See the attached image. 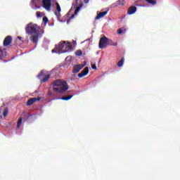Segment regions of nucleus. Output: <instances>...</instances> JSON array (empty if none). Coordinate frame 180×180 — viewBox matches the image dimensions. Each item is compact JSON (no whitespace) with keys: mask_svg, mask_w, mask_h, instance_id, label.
<instances>
[{"mask_svg":"<svg viewBox=\"0 0 180 180\" xmlns=\"http://www.w3.org/2000/svg\"><path fill=\"white\" fill-rule=\"evenodd\" d=\"M85 67V65H76L73 66V70L72 72L73 74H77L78 72L82 70Z\"/></svg>","mask_w":180,"mask_h":180,"instance_id":"423d86ee","label":"nucleus"},{"mask_svg":"<svg viewBox=\"0 0 180 180\" xmlns=\"http://www.w3.org/2000/svg\"><path fill=\"white\" fill-rule=\"evenodd\" d=\"M108 46H109V38L103 36L100 39L98 47L99 49H103L105 47H108Z\"/></svg>","mask_w":180,"mask_h":180,"instance_id":"20e7f679","label":"nucleus"},{"mask_svg":"<svg viewBox=\"0 0 180 180\" xmlns=\"http://www.w3.org/2000/svg\"><path fill=\"white\" fill-rule=\"evenodd\" d=\"M79 9H81L80 6H78L76 8V9L75 11V15H77V13H78V12H79Z\"/></svg>","mask_w":180,"mask_h":180,"instance_id":"cd10ccee","label":"nucleus"},{"mask_svg":"<svg viewBox=\"0 0 180 180\" xmlns=\"http://www.w3.org/2000/svg\"><path fill=\"white\" fill-rule=\"evenodd\" d=\"M22 117H20L18 120V122H17V129H20V126L22 124Z\"/></svg>","mask_w":180,"mask_h":180,"instance_id":"aec40b11","label":"nucleus"},{"mask_svg":"<svg viewBox=\"0 0 180 180\" xmlns=\"http://www.w3.org/2000/svg\"><path fill=\"white\" fill-rule=\"evenodd\" d=\"M89 72V68L85 67L84 70L78 74L79 78H84L85 75H88V73Z\"/></svg>","mask_w":180,"mask_h":180,"instance_id":"1a4fd4ad","label":"nucleus"},{"mask_svg":"<svg viewBox=\"0 0 180 180\" xmlns=\"http://www.w3.org/2000/svg\"><path fill=\"white\" fill-rule=\"evenodd\" d=\"M43 22L44 23H48L49 22V18H47V17H44L43 18Z\"/></svg>","mask_w":180,"mask_h":180,"instance_id":"c85d7f7f","label":"nucleus"},{"mask_svg":"<svg viewBox=\"0 0 180 180\" xmlns=\"http://www.w3.org/2000/svg\"><path fill=\"white\" fill-rule=\"evenodd\" d=\"M72 95H71V96H68L67 97H65V96H63V97H61L60 98V99L62 100V101H70V99H71V98H72Z\"/></svg>","mask_w":180,"mask_h":180,"instance_id":"a211bd4d","label":"nucleus"},{"mask_svg":"<svg viewBox=\"0 0 180 180\" xmlns=\"http://www.w3.org/2000/svg\"><path fill=\"white\" fill-rule=\"evenodd\" d=\"M108 46H117V42H113V41L110 40L109 39V41H108Z\"/></svg>","mask_w":180,"mask_h":180,"instance_id":"412c9836","label":"nucleus"},{"mask_svg":"<svg viewBox=\"0 0 180 180\" xmlns=\"http://www.w3.org/2000/svg\"><path fill=\"white\" fill-rule=\"evenodd\" d=\"M39 32H37V34H32L30 37V40L34 43V44H37L39 41Z\"/></svg>","mask_w":180,"mask_h":180,"instance_id":"6e6552de","label":"nucleus"},{"mask_svg":"<svg viewBox=\"0 0 180 180\" xmlns=\"http://www.w3.org/2000/svg\"><path fill=\"white\" fill-rule=\"evenodd\" d=\"M32 5L34 4V0H32Z\"/></svg>","mask_w":180,"mask_h":180,"instance_id":"72a5a7b5","label":"nucleus"},{"mask_svg":"<svg viewBox=\"0 0 180 180\" xmlns=\"http://www.w3.org/2000/svg\"><path fill=\"white\" fill-rule=\"evenodd\" d=\"M106 15H108V11L101 12L98 14H97V15L95 17V20H98V19H101V18H103V16H105Z\"/></svg>","mask_w":180,"mask_h":180,"instance_id":"f8f14e48","label":"nucleus"},{"mask_svg":"<svg viewBox=\"0 0 180 180\" xmlns=\"http://www.w3.org/2000/svg\"><path fill=\"white\" fill-rule=\"evenodd\" d=\"M48 95L49 96H54V93H53V91H51V89H49L48 91Z\"/></svg>","mask_w":180,"mask_h":180,"instance_id":"bb28decb","label":"nucleus"},{"mask_svg":"<svg viewBox=\"0 0 180 180\" xmlns=\"http://www.w3.org/2000/svg\"><path fill=\"white\" fill-rule=\"evenodd\" d=\"M74 18V15H71V17L70 18V19H72Z\"/></svg>","mask_w":180,"mask_h":180,"instance_id":"f704fd0d","label":"nucleus"},{"mask_svg":"<svg viewBox=\"0 0 180 180\" xmlns=\"http://www.w3.org/2000/svg\"><path fill=\"white\" fill-rule=\"evenodd\" d=\"M55 4L56 6V9L58 12L60 13V12H61V7L60 6V4H58V2H56Z\"/></svg>","mask_w":180,"mask_h":180,"instance_id":"5701e85b","label":"nucleus"},{"mask_svg":"<svg viewBox=\"0 0 180 180\" xmlns=\"http://www.w3.org/2000/svg\"><path fill=\"white\" fill-rule=\"evenodd\" d=\"M91 68H92V70H96V65H92Z\"/></svg>","mask_w":180,"mask_h":180,"instance_id":"2f4dec72","label":"nucleus"},{"mask_svg":"<svg viewBox=\"0 0 180 180\" xmlns=\"http://www.w3.org/2000/svg\"><path fill=\"white\" fill-rule=\"evenodd\" d=\"M9 114V110L8 108H5L3 112L4 117H6Z\"/></svg>","mask_w":180,"mask_h":180,"instance_id":"6ab92c4d","label":"nucleus"},{"mask_svg":"<svg viewBox=\"0 0 180 180\" xmlns=\"http://www.w3.org/2000/svg\"><path fill=\"white\" fill-rule=\"evenodd\" d=\"M11 43H12V37L7 36L4 40L3 46H4V47H8V46H11Z\"/></svg>","mask_w":180,"mask_h":180,"instance_id":"0eeeda50","label":"nucleus"},{"mask_svg":"<svg viewBox=\"0 0 180 180\" xmlns=\"http://www.w3.org/2000/svg\"><path fill=\"white\" fill-rule=\"evenodd\" d=\"M53 86H58L61 89V92H65V91H68V84H67V82L61 79H57L55 80L53 82Z\"/></svg>","mask_w":180,"mask_h":180,"instance_id":"7ed1b4c3","label":"nucleus"},{"mask_svg":"<svg viewBox=\"0 0 180 180\" xmlns=\"http://www.w3.org/2000/svg\"><path fill=\"white\" fill-rule=\"evenodd\" d=\"M18 39H19V40H22V37H18Z\"/></svg>","mask_w":180,"mask_h":180,"instance_id":"c9c22d12","label":"nucleus"},{"mask_svg":"<svg viewBox=\"0 0 180 180\" xmlns=\"http://www.w3.org/2000/svg\"><path fill=\"white\" fill-rule=\"evenodd\" d=\"M43 8L46 11H51V0H42Z\"/></svg>","mask_w":180,"mask_h":180,"instance_id":"39448f33","label":"nucleus"},{"mask_svg":"<svg viewBox=\"0 0 180 180\" xmlns=\"http://www.w3.org/2000/svg\"><path fill=\"white\" fill-rule=\"evenodd\" d=\"M146 2H148L150 5H152V6H155L157 5V0H145Z\"/></svg>","mask_w":180,"mask_h":180,"instance_id":"ddd939ff","label":"nucleus"},{"mask_svg":"<svg viewBox=\"0 0 180 180\" xmlns=\"http://www.w3.org/2000/svg\"><path fill=\"white\" fill-rule=\"evenodd\" d=\"M123 64H124V58H122L119 62L117 63L118 67H123Z\"/></svg>","mask_w":180,"mask_h":180,"instance_id":"f3484780","label":"nucleus"},{"mask_svg":"<svg viewBox=\"0 0 180 180\" xmlns=\"http://www.w3.org/2000/svg\"><path fill=\"white\" fill-rule=\"evenodd\" d=\"M44 77L41 79V82H47V81H49V79H50L51 75H50V74H49L46 75H45Z\"/></svg>","mask_w":180,"mask_h":180,"instance_id":"2eb2a0df","label":"nucleus"},{"mask_svg":"<svg viewBox=\"0 0 180 180\" xmlns=\"http://www.w3.org/2000/svg\"><path fill=\"white\" fill-rule=\"evenodd\" d=\"M40 27L37 24L29 23L25 27L27 34L32 35L39 33Z\"/></svg>","mask_w":180,"mask_h":180,"instance_id":"f03ea898","label":"nucleus"},{"mask_svg":"<svg viewBox=\"0 0 180 180\" xmlns=\"http://www.w3.org/2000/svg\"><path fill=\"white\" fill-rule=\"evenodd\" d=\"M46 74H44V70H41V72L37 75V78H41V77H44Z\"/></svg>","mask_w":180,"mask_h":180,"instance_id":"b1692460","label":"nucleus"},{"mask_svg":"<svg viewBox=\"0 0 180 180\" xmlns=\"http://www.w3.org/2000/svg\"><path fill=\"white\" fill-rule=\"evenodd\" d=\"M31 99H32L33 100V102H34H34H37V101H40V98H32Z\"/></svg>","mask_w":180,"mask_h":180,"instance_id":"c756f323","label":"nucleus"},{"mask_svg":"<svg viewBox=\"0 0 180 180\" xmlns=\"http://www.w3.org/2000/svg\"><path fill=\"white\" fill-rule=\"evenodd\" d=\"M34 103V101L32 98H30L27 102V106H32Z\"/></svg>","mask_w":180,"mask_h":180,"instance_id":"4be33fe9","label":"nucleus"},{"mask_svg":"<svg viewBox=\"0 0 180 180\" xmlns=\"http://www.w3.org/2000/svg\"><path fill=\"white\" fill-rule=\"evenodd\" d=\"M124 4V0H119L116 1V3H115L114 5H115V6H123Z\"/></svg>","mask_w":180,"mask_h":180,"instance_id":"4468645a","label":"nucleus"},{"mask_svg":"<svg viewBox=\"0 0 180 180\" xmlns=\"http://www.w3.org/2000/svg\"><path fill=\"white\" fill-rule=\"evenodd\" d=\"M75 54H76L77 56H82V51H81V50H77V51H75Z\"/></svg>","mask_w":180,"mask_h":180,"instance_id":"393cba45","label":"nucleus"},{"mask_svg":"<svg viewBox=\"0 0 180 180\" xmlns=\"http://www.w3.org/2000/svg\"><path fill=\"white\" fill-rule=\"evenodd\" d=\"M53 92H58L59 94H63L65 91H61V88L60 87H53Z\"/></svg>","mask_w":180,"mask_h":180,"instance_id":"dca6fc26","label":"nucleus"},{"mask_svg":"<svg viewBox=\"0 0 180 180\" xmlns=\"http://www.w3.org/2000/svg\"><path fill=\"white\" fill-rule=\"evenodd\" d=\"M70 50H72V45L71 43L64 41L63 42H60L58 46L55 47V49L52 50V53H67V51H70Z\"/></svg>","mask_w":180,"mask_h":180,"instance_id":"f257e3e1","label":"nucleus"},{"mask_svg":"<svg viewBox=\"0 0 180 180\" xmlns=\"http://www.w3.org/2000/svg\"><path fill=\"white\" fill-rule=\"evenodd\" d=\"M7 54L8 53L6 52V49H0V60H5V58H6Z\"/></svg>","mask_w":180,"mask_h":180,"instance_id":"9d476101","label":"nucleus"},{"mask_svg":"<svg viewBox=\"0 0 180 180\" xmlns=\"http://www.w3.org/2000/svg\"><path fill=\"white\" fill-rule=\"evenodd\" d=\"M136 11L137 7L131 6L128 8L127 13L128 15H133V13H136Z\"/></svg>","mask_w":180,"mask_h":180,"instance_id":"9b49d317","label":"nucleus"},{"mask_svg":"<svg viewBox=\"0 0 180 180\" xmlns=\"http://www.w3.org/2000/svg\"><path fill=\"white\" fill-rule=\"evenodd\" d=\"M89 2V0H84V4H88Z\"/></svg>","mask_w":180,"mask_h":180,"instance_id":"473e14b6","label":"nucleus"},{"mask_svg":"<svg viewBox=\"0 0 180 180\" xmlns=\"http://www.w3.org/2000/svg\"><path fill=\"white\" fill-rule=\"evenodd\" d=\"M75 1H76V2H78L79 0H75Z\"/></svg>","mask_w":180,"mask_h":180,"instance_id":"e433bc0d","label":"nucleus"},{"mask_svg":"<svg viewBox=\"0 0 180 180\" xmlns=\"http://www.w3.org/2000/svg\"><path fill=\"white\" fill-rule=\"evenodd\" d=\"M37 18H41V16H43V13L37 11Z\"/></svg>","mask_w":180,"mask_h":180,"instance_id":"7c9ffc66","label":"nucleus"},{"mask_svg":"<svg viewBox=\"0 0 180 180\" xmlns=\"http://www.w3.org/2000/svg\"><path fill=\"white\" fill-rule=\"evenodd\" d=\"M124 32H126V29L122 30L121 28H120V29L117 30L118 34H122V33H123Z\"/></svg>","mask_w":180,"mask_h":180,"instance_id":"a878e982","label":"nucleus"}]
</instances>
